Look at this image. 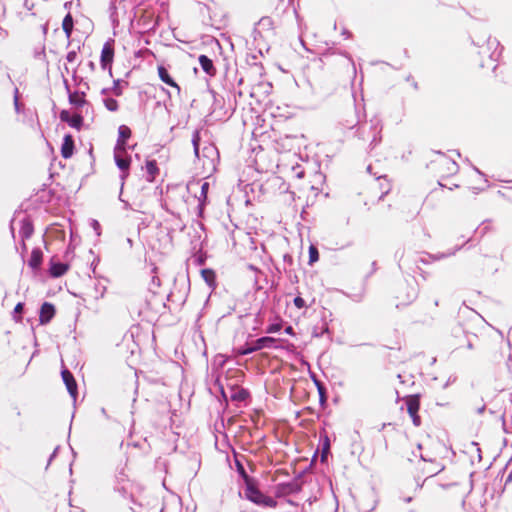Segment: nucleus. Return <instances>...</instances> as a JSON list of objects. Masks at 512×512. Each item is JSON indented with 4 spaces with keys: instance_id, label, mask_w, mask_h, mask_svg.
<instances>
[{
    "instance_id": "nucleus-1",
    "label": "nucleus",
    "mask_w": 512,
    "mask_h": 512,
    "mask_svg": "<svg viewBox=\"0 0 512 512\" xmlns=\"http://www.w3.org/2000/svg\"><path fill=\"white\" fill-rule=\"evenodd\" d=\"M245 496L251 502L264 507H275L276 501L260 492L250 480H246Z\"/></svg>"
},
{
    "instance_id": "nucleus-2",
    "label": "nucleus",
    "mask_w": 512,
    "mask_h": 512,
    "mask_svg": "<svg viewBox=\"0 0 512 512\" xmlns=\"http://www.w3.org/2000/svg\"><path fill=\"white\" fill-rule=\"evenodd\" d=\"M114 59V47L112 42L108 41L104 44L101 52V67L104 70H108L109 73L112 71V62Z\"/></svg>"
},
{
    "instance_id": "nucleus-3",
    "label": "nucleus",
    "mask_w": 512,
    "mask_h": 512,
    "mask_svg": "<svg viewBox=\"0 0 512 512\" xmlns=\"http://www.w3.org/2000/svg\"><path fill=\"white\" fill-rule=\"evenodd\" d=\"M125 153V148L123 145L115 147V161L119 169L124 172L123 178H126L128 175V169L130 167V158H124L123 154Z\"/></svg>"
},
{
    "instance_id": "nucleus-4",
    "label": "nucleus",
    "mask_w": 512,
    "mask_h": 512,
    "mask_svg": "<svg viewBox=\"0 0 512 512\" xmlns=\"http://www.w3.org/2000/svg\"><path fill=\"white\" fill-rule=\"evenodd\" d=\"M54 314H55L54 306L50 303H44L40 310V317H39L40 323L41 324L48 323L53 318Z\"/></svg>"
},
{
    "instance_id": "nucleus-5",
    "label": "nucleus",
    "mask_w": 512,
    "mask_h": 512,
    "mask_svg": "<svg viewBox=\"0 0 512 512\" xmlns=\"http://www.w3.org/2000/svg\"><path fill=\"white\" fill-rule=\"evenodd\" d=\"M62 378L64 383L66 384V387L70 393V395L75 398L77 394V385L76 382L72 376V374L68 370L62 371Z\"/></svg>"
},
{
    "instance_id": "nucleus-6",
    "label": "nucleus",
    "mask_w": 512,
    "mask_h": 512,
    "mask_svg": "<svg viewBox=\"0 0 512 512\" xmlns=\"http://www.w3.org/2000/svg\"><path fill=\"white\" fill-rule=\"evenodd\" d=\"M157 70H158V75H159V78L161 79V81H163L167 85L177 89V91L180 92V87L172 79V77L170 76L169 72L167 71V69L164 66H158Z\"/></svg>"
},
{
    "instance_id": "nucleus-7",
    "label": "nucleus",
    "mask_w": 512,
    "mask_h": 512,
    "mask_svg": "<svg viewBox=\"0 0 512 512\" xmlns=\"http://www.w3.org/2000/svg\"><path fill=\"white\" fill-rule=\"evenodd\" d=\"M74 141L71 135H66L61 147V154L64 158H69L73 154Z\"/></svg>"
},
{
    "instance_id": "nucleus-8",
    "label": "nucleus",
    "mask_w": 512,
    "mask_h": 512,
    "mask_svg": "<svg viewBox=\"0 0 512 512\" xmlns=\"http://www.w3.org/2000/svg\"><path fill=\"white\" fill-rule=\"evenodd\" d=\"M408 413L413 419V423L418 426L420 424V418L417 415V412L419 410V403L415 399H409L408 401Z\"/></svg>"
},
{
    "instance_id": "nucleus-9",
    "label": "nucleus",
    "mask_w": 512,
    "mask_h": 512,
    "mask_svg": "<svg viewBox=\"0 0 512 512\" xmlns=\"http://www.w3.org/2000/svg\"><path fill=\"white\" fill-rule=\"evenodd\" d=\"M199 63L202 67V69L209 75H213L215 73V68H214V65H213V62L211 59H209L207 56L205 55H201L199 57Z\"/></svg>"
},
{
    "instance_id": "nucleus-10",
    "label": "nucleus",
    "mask_w": 512,
    "mask_h": 512,
    "mask_svg": "<svg viewBox=\"0 0 512 512\" xmlns=\"http://www.w3.org/2000/svg\"><path fill=\"white\" fill-rule=\"evenodd\" d=\"M118 133L119 139L116 146L123 145V148H125L126 140L131 136V130L129 127L121 125L118 129Z\"/></svg>"
},
{
    "instance_id": "nucleus-11",
    "label": "nucleus",
    "mask_w": 512,
    "mask_h": 512,
    "mask_svg": "<svg viewBox=\"0 0 512 512\" xmlns=\"http://www.w3.org/2000/svg\"><path fill=\"white\" fill-rule=\"evenodd\" d=\"M68 267L62 263H55L51 266L50 272L54 277L62 276L66 273Z\"/></svg>"
},
{
    "instance_id": "nucleus-12",
    "label": "nucleus",
    "mask_w": 512,
    "mask_h": 512,
    "mask_svg": "<svg viewBox=\"0 0 512 512\" xmlns=\"http://www.w3.org/2000/svg\"><path fill=\"white\" fill-rule=\"evenodd\" d=\"M272 338H261L257 341V345L255 347L247 348L245 350L240 351V354H248L251 353L257 349H260L266 345L267 342H272Z\"/></svg>"
},
{
    "instance_id": "nucleus-13",
    "label": "nucleus",
    "mask_w": 512,
    "mask_h": 512,
    "mask_svg": "<svg viewBox=\"0 0 512 512\" xmlns=\"http://www.w3.org/2000/svg\"><path fill=\"white\" fill-rule=\"evenodd\" d=\"M63 29L66 33V35L69 37L73 28V20L70 15H67L63 20Z\"/></svg>"
},
{
    "instance_id": "nucleus-14",
    "label": "nucleus",
    "mask_w": 512,
    "mask_h": 512,
    "mask_svg": "<svg viewBox=\"0 0 512 512\" xmlns=\"http://www.w3.org/2000/svg\"><path fill=\"white\" fill-rule=\"evenodd\" d=\"M82 117L78 114H74L71 116V118L68 119L67 123L74 128L79 129L82 125Z\"/></svg>"
},
{
    "instance_id": "nucleus-15",
    "label": "nucleus",
    "mask_w": 512,
    "mask_h": 512,
    "mask_svg": "<svg viewBox=\"0 0 512 512\" xmlns=\"http://www.w3.org/2000/svg\"><path fill=\"white\" fill-rule=\"evenodd\" d=\"M146 170L149 173V175L151 176L150 180H153L154 177H155V174L157 173V170H158L156 162L155 161H148L146 163Z\"/></svg>"
},
{
    "instance_id": "nucleus-16",
    "label": "nucleus",
    "mask_w": 512,
    "mask_h": 512,
    "mask_svg": "<svg viewBox=\"0 0 512 512\" xmlns=\"http://www.w3.org/2000/svg\"><path fill=\"white\" fill-rule=\"evenodd\" d=\"M202 276L205 279V281L209 284H212L215 280V274L212 270L204 269L202 270Z\"/></svg>"
},
{
    "instance_id": "nucleus-17",
    "label": "nucleus",
    "mask_w": 512,
    "mask_h": 512,
    "mask_svg": "<svg viewBox=\"0 0 512 512\" xmlns=\"http://www.w3.org/2000/svg\"><path fill=\"white\" fill-rule=\"evenodd\" d=\"M104 103L106 108L110 111H116L118 109V102L115 99L108 98Z\"/></svg>"
},
{
    "instance_id": "nucleus-18",
    "label": "nucleus",
    "mask_w": 512,
    "mask_h": 512,
    "mask_svg": "<svg viewBox=\"0 0 512 512\" xmlns=\"http://www.w3.org/2000/svg\"><path fill=\"white\" fill-rule=\"evenodd\" d=\"M309 256H310V262H316L318 260V251L316 247L310 246L309 248Z\"/></svg>"
},
{
    "instance_id": "nucleus-19",
    "label": "nucleus",
    "mask_w": 512,
    "mask_h": 512,
    "mask_svg": "<svg viewBox=\"0 0 512 512\" xmlns=\"http://www.w3.org/2000/svg\"><path fill=\"white\" fill-rule=\"evenodd\" d=\"M39 262H40V256H39V254H38V253H36V252H33V254H32V259H31V261H30L31 266H34V267H35V266H37V265L39 264Z\"/></svg>"
},
{
    "instance_id": "nucleus-20",
    "label": "nucleus",
    "mask_w": 512,
    "mask_h": 512,
    "mask_svg": "<svg viewBox=\"0 0 512 512\" xmlns=\"http://www.w3.org/2000/svg\"><path fill=\"white\" fill-rule=\"evenodd\" d=\"M294 304H295L296 307L302 308L305 305V301L301 297H296L294 299Z\"/></svg>"
},
{
    "instance_id": "nucleus-21",
    "label": "nucleus",
    "mask_w": 512,
    "mask_h": 512,
    "mask_svg": "<svg viewBox=\"0 0 512 512\" xmlns=\"http://www.w3.org/2000/svg\"><path fill=\"white\" fill-rule=\"evenodd\" d=\"M247 393L244 390H240L237 394L232 395L233 398L245 399Z\"/></svg>"
},
{
    "instance_id": "nucleus-22",
    "label": "nucleus",
    "mask_w": 512,
    "mask_h": 512,
    "mask_svg": "<svg viewBox=\"0 0 512 512\" xmlns=\"http://www.w3.org/2000/svg\"><path fill=\"white\" fill-rule=\"evenodd\" d=\"M60 118H61V120L67 122L68 119L71 118V116L69 115V113L67 111H62L60 114Z\"/></svg>"
},
{
    "instance_id": "nucleus-23",
    "label": "nucleus",
    "mask_w": 512,
    "mask_h": 512,
    "mask_svg": "<svg viewBox=\"0 0 512 512\" xmlns=\"http://www.w3.org/2000/svg\"><path fill=\"white\" fill-rule=\"evenodd\" d=\"M22 310H23V304H22V303H18V304L15 306V308H14V312H15V313H18V314H20V313L22 312Z\"/></svg>"
},
{
    "instance_id": "nucleus-24",
    "label": "nucleus",
    "mask_w": 512,
    "mask_h": 512,
    "mask_svg": "<svg viewBox=\"0 0 512 512\" xmlns=\"http://www.w3.org/2000/svg\"><path fill=\"white\" fill-rule=\"evenodd\" d=\"M194 146H195V152H198V142L197 140H194Z\"/></svg>"
},
{
    "instance_id": "nucleus-25",
    "label": "nucleus",
    "mask_w": 512,
    "mask_h": 512,
    "mask_svg": "<svg viewBox=\"0 0 512 512\" xmlns=\"http://www.w3.org/2000/svg\"><path fill=\"white\" fill-rule=\"evenodd\" d=\"M325 446H326V448L328 449V447H329V443H328V441H327V440H326V442H325Z\"/></svg>"
},
{
    "instance_id": "nucleus-26",
    "label": "nucleus",
    "mask_w": 512,
    "mask_h": 512,
    "mask_svg": "<svg viewBox=\"0 0 512 512\" xmlns=\"http://www.w3.org/2000/svg\"><path fill=\"white\" fill-rule=\"evenodd\" d=\"M207 186H208V183H205V184L203 185V189H204V188H206Z\"/></svg>"
}]
</instances>
